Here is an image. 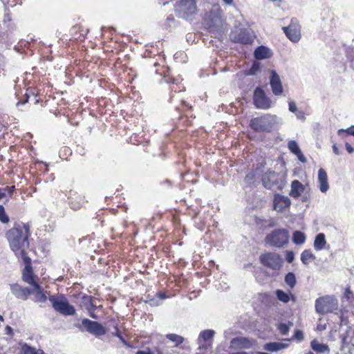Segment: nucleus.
<instances>
[{"instance_id":"9","label":"nucleus","mask_w":354,"mask_h":354,"mask_svg":"<svg viewBox=\"0 0 354 354\" xmlns=\"http://www.w3.org/2000/svg\"><path fill=\"white\" fill-rule=\"evenodd\" d=\"M254 104L255 106L261 109H268L271 106L270 100L266 97L263 90L257 87L254 92Z\"/></svg>"},{"instance_id":"39","label":"nucleus","mask_w":354,"mask_h":354,"mask_svg":"<svg viewBox=\"0 0 354 354\" xmlns=\"http://www.w3.org/2000/svg\"><path fill=\"white\" fill-rule=\"evenodd\" d=\"M286 261L288 263H292L295 259V254L292 251H287L286 255Z\"/></svg>"},{"instance_id":"35","label":"nucleus","mask_w":354,"mask_h":354,"mask_svg":"<svg viewBox=\"0 0 354 354\" xmlns=\"http://www.w3.org/2000/svg\"><path fill=\"white\" fill-rule=\"evenodd\" d=\"M0 221L3 223H7L9 221V218L6 214L4 207L2 205H0Z\"/></svg>"},{"instance_id":"31","label":"nucleus","mask_w":354,"mask_h":354,"mask_svg":"<svg viewBox=\"0 0 354 354\" xmlns=\"http://www.w3.org/2000/svg\"><path fill=\"white\" fill-rule=\"evenodd\" d=\"M292 326L293 324L290 322H289L288 324L280 323L277 326V329L279 330L281 334L286 335L289 332L290 326Z\"/></svg>"},{"instance_id":"27","label":"nucleus","mask_w":354,"mask_h":354,"mask_svg":"<svg viewBox=\"0 0 354 354\" xmlns=\"http://www.w3.org/2000/svg\"><path fill=\"white\" fill-rule=\"evenodd\" d=\"M306 235L301 231H295L292 234V242L296 245H302L306 241Z\"/></svg>"},{"instance_id":"26","label":"nucleus","mask_w":354,"mask_h":354,"mask_svg":"<svg viewBox=\"0 0 354 354\" xmlns=\"http://www.w3.org/2000/svg\"><path fill=\"white\" fill-rule=\"evenodd\" d=\"M41 353H44L42 350H36L35 348L24 344L21 347L19 354H41Z\"/></svg>"},{"instance_id":"21","label":"nucleus","mask_w":354,"mask_h":354,"mask_svg":"<svg viewBox=\"0 0 354 354\" xmlns=\"http://www.w3.org/2000/svg\"><path fill=\"white\" fill-rule=\"evenodd\" d=\"M289 346L287 343L282 342H269L263 346V348L269 352H277L286 348Z\"/></svg>"},{"instance_id":"15","label":"nucleus","mask_w":354,"mask_h":354,"mask_svg":"<svg viewBox=\"0 0 354 354\" xmlns=\"http://www.w3.org/2000/svg\"><path fill=\"white\" fill-rule=\"evenodd\" d=\"M262 183L266 188L272 189L278 184L277 174L273 171L268 170L263 175Z\"/></svg>"},{"instance_id":"51","label":"nucleus","mask_w":354,"mask_h":354,"mask_svg":"<svg viewBox=\"0 0 354 354\" xmlns=\"http://www.w3.org/2000/svg\"><path fill=\"white\" fill-rule=\"evenodd\" d=\"M223 1L228 5H232L233 3V0H223Z\"/></svg>"},{"instance_id":"20","label":"nucleus","mask_w":354,"mask_h":354,"mask_svg":"<svg viewBox=\"0 0 354 354\" xmlns=\"http://www.w3.org/2000/svg\"><path fill=\"white\" fill-rule=\"evenodd\" d=\"M304 186L297 180H295L291 183V191L290 196L293 198H297L304 192Z\"/></svg>"},{"instance_id":"28","label":"nucleus","mask_w":354,"mask_h":354,"mask_svg":"<svg viewBox=\"0 0 354 354\" xmlns=\"http://www.w3.org/2000/svg\"><path fill=\"white\" fill-rule=\"evenodd\" d=\"M315 259V256L310 250H305L301 254V261L305 265H308L310 261H313Z\"/></svg>"},{"instance_id":"33","label":"nucleus","mask_w":354,"mask_h":354,"mask_svg":"<svg viewBox=\"0 0 354 354\" xmlns=\"http://www.w3.org/2000/svg\"><path fill=\"white\" fill-rule=\"evenodd\" d=\"M214 335V331L212 330H205L201 332L199 339L202 338L204 341L211 339Z\"/></svg>"},{"instance_id":"37","label":"nucleus","mask_w":354,"mask_h":354,"mask_svg":"<svg viewBox=\"0 0 354 354\" xmlns=\"http://www.w3.org/2000/svg\"><path fill=\"white\" fill-rule=\"evenodd\" d=\"M255 176H256V174H255L254 171H251V172L248 173L245 176V182L248 183H252L255 178Z\"/></svg>"},{"instance_id":"45","label":"nucleus","mask_w":354,"mask_h":354,"mask_svg":"<svg viewBox=\"0 0 354 354\" xmlns=\"http://www.w3.org/2000/svg\"><path fill=\"white\" fill-rule=\"evenodd\" d=\"M296 116L299 120H304L306 119L305 115L302 111L296 112Z\"/></svg>"},{"instance_id":"46","label":"nucleus","mask_w":354,"mask_h":354,"mask_svg":"<svg viewBox=\"0 0 354 354\" xmlns=\"http://www.w3.org/2000/svg\"><path fill=\"white\" fill-rule=\"evenodd\" d=\"M258 70H259V66H258L257 65H256V64H254V65L252 66L251 69H250V75H254V74H255V72H256L257 71H258Z\"/></svg>"},{"instance_id":"42","label":"nucleus","mask_w":354,"mask_h":354,"mask_svg":"<svg viewBox=\"0 0 354 354\" xmlns=\"http://www.w3.org/2000/svg\"><path fill=\"white\" fill-rule=\"evenodd\" d=\"M294 337L299 341L302 340L304 339L303 333L301 330H296Z\"/></svg>"},{"instance_id":"40","label":"nucleus","mask_w":354,"mask_h":354,"mask_svg":"<svg viewBox=\"0 0 354 354\" xmlns=\"http://www.w3.org/2000/svg\"><path fill=\"white\" fill-rule=\"evenodd\" d=\"M353 296V292H351L350 288H346L344 294V297L347 300L350 299Z\"/></svg>"},{"instance_id":"41","label":"nucleus","mask_w":354,"mask_h":354,"mask_svg":"<svg viewBox=\"0 0 354 354\" xmlns=\"http://www.w3.org/2000/svg\"><path fill=\"white\" fill-rule=\"evenodd\" d=\"M289 111L292 113H296L297 111L296 104L294 102H290L288 104Z\"/></svg>"},{"instance_id":"30","label":"nucleus","mask_w":354,"mask_h":354,"mask_svg":"<svg viewBox=\"0 0 354 354\" xmlns=\"http://www.w3.org/2000/svg\"><path fill=\"white\" fill-rule=\"evenodd\" d=\"M285 282L290 288H293L296 284V278L293 272H288L285 276Z\"/></svg>"},{"instance_id":"7","label":"nucleus","mask_w":354,"mask_h":354,"mask_svg":"<svg viewBox=\"0 0 354 354\" xmlns=\"http://www.w3.org/2000/svg\"><path fill=\"white\" fill-rule=\"evenodd\" d=\"M260 262L264 266L272 270H279L283 263V259L280 254L276 252H266L259 257Z\"/></svg>"},{"instance_id":"13","label":"nucleus","mask_w":354,"mask_h":354,"mask_svg":"<svg viewBox=\"0 0 354 354\" xmlns=\"http://www.w3.org/2000/svg\"><path fill=\"white\" fill-rule=\"evenodd\" d=\"M270 84L272 88V93L275 95H281L283 93V86L279 75L275 71H271L270 77Z\"/></svg>"},{"instance_id":"2","label":"nucleus","mask_w":354,"mask_h":354,"mask_svg":"<svg viewBox=\"0 0 354 354\" xmlns=\"http://www.w3.org/2000/svg\"><path fill=\"white\" fill-rule=\"evenodd\" d=\"M281 124V120L271 114H264L250 121V127L257 132H270Z\"/></svg>"},{"instance_id":"56","label":"nucleus","mask_w":354,"mask_h":354,"mask_svg":"<svg viewBox=\"0 0 354 354\" xmlns=\"http://www.w3.org/2000/svg\"><path fill=\"white\" fill-rule=\"evenodd\" d=\"M160 297L161 298H162V299H163V298H165V295H164L163 294H160Z\"/></svg>"},{"instance_id":"16","label":"nucleus","mask_w":354,"mask_h":354,"mask_svg":"<svg viewBox=\"0 0 354 354\" xmlns=\"http://www.w3.org/2000/svg\"><path fill=\"white\" fill-rule=\"evenodd\" d=\"M290 204L291 201L288 196L279 194L275 195L274 198V209L276 211L281 212L288 207Z\"/></svg>"},{"instance_id":"55","label":"nucleus","mask_w":354,"mask_h":354,"mask_svg":"<svg viewBox=\"0 0 354 354\" xmlns=\"http://www.w3.org/2000/svg\"><path fill=\"white\" fill-rule=\"evenodd\" d=\"M257 354H269V353H266V352H258Z\"/></svg>"},{"instance_id":"19","label":"nucleus","mask_w":354,"mask_h":354,"mask_svg":"<svg viewBox=\"0 0 354 354\" xmlns=\"http://www.w3.org/2000/svg\"><path fill=\"white\" fill-rule=\"evenodd\" d=\"M318 181L319 183V189L322 192L326 193L329 188L328 183V176L326 171L321 168L318 171Z\"/></svg>"},{"instance_id":"8","label":"nucleus","mask_w":354,"mask_h":354,"mask_svg":"<svg viewBox=\"0 0 354 354\" xmlns=\"http://www.w3.org/2000/svg\"><path fill=\"white\" fill-rule=\"evenodd\" d=\"M82 326L88 333L96 337L102 336L106 333L105 328L101 324L88 319H82Z\"/></svg>"},{"instance_id":"14","label":"nucleus","mask_w":354,"mask_h":354,"mask_svg":"<svg viewBox=\"0 0 354 354\" xmlns=\"http://www.w3.org/2000/svg\"><path fill=\"white\" fill-rule=\"evenodd\" d=\"M11 292L18 299L26 300L31 294V290L28 288H24L17 283L10 286Z\"/></svg>"},{"instance_id":"59","label":"nucleus","mask_w":354,"mask_h":354,"mask_svg":"<svg viewBox=\"0 0 354 354\" xmlns=\"http://www.w3.org/2000/svg\"><path fill=\"white\" fill-rule=\"evenodd\" d=\"M41 354H45L44 353H41Z\"/></svg>"},{"instance_id":"34","label":"nucleus","mask_w":354,"mask_h":354,"mask_svg":"<svg viewBox=\"0 0 354 354\" xmlns=\"http://www.w3.org/2000/svg\"><path fill=\"white\" fill-rule=\"evenodd\" d=\"M288 146L290 151L295 154L299 153V151H301L298 144L294 140L290 141L288 144Z\"/></svg>"},{"instance_id":"23","label":"nucleus","mask_w":354,"mask_h":354,"mask_svg":"<svg viewBox=\"0 0 354 354\" xmlns=\"http://www.w3.org/2000/svg\"><path fill=\"white\" fill-rule=\"evenodd\" d=\"M312 349L319 354H329L330 349L328 346L324 344L319 343L317 340L311 342Z\"/></svg>"},{"instance_id":"52","label":"nucleus","mask_w":354,"mask_h":354,"mask_svg":"<svg viewBox=\"0 0 354 354\" xmlns=\"http://www.w3.org/2000/svg\"><path fill=\"white\" fill-rule=\"evenodd\" d=\"M5 193L4 192H2L1 190L0 189V199L3 198L5 196Z\"/></svg>"},{"instance_id":"36","label":"nucleus","mask_w":354,"mask_h":354,"mask_svg":"<svg viewBox=\"0 0 354 354\" xmlns=\"http://www.w3.org/2000/svg\"><path fill=\"white\" fill-rule=\"evenodd\" d=\"M17 256H20L24 260L25 263V268H27L28 266H31V260L30 259L26 256V250H24L23 254H15Z\"/></svg>"},{"instance_id":"3","label":"nucleus","mask_w":354,"mask_h":354,"mask_svg":"<svg viewBox=\"0 0 354 354\" xmlns=\"http://www.w3.org/2000/svg\"><path fill=\"white\" fill-rule=\"evenodd\" d=\"M174 10L178 17L187 19L198 12L196 0H180L176 3Z\"/></svg>"},{"instance_id":"12","label":"nucleus","mask_w":354,"mask_h":354,"mask_svg":"<svg viewBox=\"0 0 354 354\" xmlns=\"http://www.w3.org/2000/svg\"><path fill=\"white\" fill-rule=\"evenodd\" d=\"M232 40L242 44H250L253 41L250 32L246 29H240L238 32L231 35Z\"/></svg>"},{"instance_id":"18","label":"nucleus","mask_w":354,"mask_h":354,"mask_svg":"<svg viewBox=\"0 0 354 354\" xmlns=\"http://www.w3.org/2000/svg\"><path fill=\"white\" fill-rule=\"evenodd\" d=\"M22 279L24 281L30 285H32V286H35V284H38L36 281V279H38V278L33 274L32 266H28L27 268H24Z\"/></svg>"},{"instance_id":"6","label":"nucleus","mask_w":354,"mask_h":354,"mask_svg":"<svg viewBox=\"0 0 354 354\" xmlns=\"http://www.w3.org/2000/svg\"><path fill=\"white\" fill-rule=\"evenodd\" d=\"M54 310L64 315H73L75 313V308L69 304L67 299L63 297H56L55 296H50L49 297Z\"/></svg>"},{"instance_id":"29","label":"nucleus","mask_w":354,"mask_h":354,"mask_svg":"<svg viewBox=\"0 0 354 354\" xmlns=\"http://www.w3.org/2000/svg\"><path fill=\"white\" fill-rule=\"evenodd\" d=\"M276 296L277 298L282 301L283 303H288L290 301V295L288 293L285 292L284 291L281 290H276Z\"/></svg>"},{"instance_id":"47","label":"nucleus","mask_w":354,"mask_h":354,"mask_svg":"<svg viewBox=\"0 0 354 354\" xmlns=\"http://www.w3.org/2000/svg\"><path fill=\"white\" fill-rule=\"evenodd\" d=\"M136 354H153L150 349L147 348L145 351H138Z\"/></svg>"},{"instance_id":"53","label":"nucleus","mask_w":354,"mask_h":354,"mask_svg":"<svg viewBox=\"0 0 354 354\" xmlns=\"http://www.w3.org/2000/svg\"><path fill=\"white\" fill-rule=\"evenodd\" d=\"M26 102H27V100H25V101H24V102H17V105H19V104H25Z\"/></svg>"},{"instance_id":"57","label":"nucleus","mask_w":354,"mask_h":354,"mask_svg":"<svg viewBox=\"0 0 354 354\" xmlns=\"http://www.w3.org/2000/svg\"><path fill=\"white\" fill-rule=\"evenodd\" d=\"M0 321H3V318L2 315H0Z\"/></svg>"},{"instance_id":"10","label":"nucleus","mask_w":354,"mask_h":354,"mask_svg":"<svg viewBox=\"0 0 354 354\" xmlns=\"http://www.w3.org/2000/svg\"><path fill=\"white\" fill-rule=\"evenodd\" d=\"M283 32L287 37L292 42H297L301 38L300 26L296 19H292L290 24L283 27Z\"/></svg>"},{"instance_id":"32","label":"nucleus","mask_w":354,"mask_h":354,"mask_svg":"<svg viewBox=\"0 0 354 354\" xmlns=\"http://www.w3.org/2000/svg\"><path fill=\"white\" fill-rule=\"evenodd\" d=\"M166 337L170 341L175 342L176 346L182 344L184 341V338L182 336L174 333L167 335Z\"/></svg>"},{"instance_id":"24","label":"nucleus","mask_w":354,"mask_h":354,"mask_svg":"<svg viewBox=\"0 0 354 354\" xmlns=\"http://www.w3.org/2000/svg\"><path fill=\"white\" fill-rule=\"evenodd\" d=\"M326 244V237L324 233H319L314 241V248L317 251L323 250Z\"/></svg>"},{"instance_id":"11","label":"nucleus","mask_w":354,"mask_h":354,"mask_svg":"<svg viewBox=\"0 0 354 354\" xmlns=\"http://www.w3.org/2000/svg\"><path fill=\"white\" fill-rule=\"evenodd\" d=\"M254 341L245 337H236L230 341V348L234 350L248 349L253 346Z\"/></svg>"},{"instance_id":"50","label":"nucleus","mask_w":354,"mask_h":354,"mask_svg":"<svg viewBox=\"0 0 354 354\" xmlns=\"http://www.w3.org/2000/svg\"><path fill=\"white\" fill-rule=\"evenodd\" d=\"M7 189L10 194H12L13 190L15 189V186L8 187Z\"/></svg>"},{"instance_id":"17","label":"nucleus","mask_w":354,"mask_h":354,"mask_svg":"<svg viewBox=\"0 0 354 354\" xmlns=\"http://www.w3.org/2000/svg\"><path fill=\"white\" fill-rule=\"evenodd\" d=\"M222 24V20L218 12V8L214 9L207 19V25L209 28H219Z\"/></svg>"},{"instance_id":"5","label":"nucleus","mask_w":354,"mask_h":354,"mask_svg":"<svg viewBox=\"0 0 354 354\" xmlns=\"http://www.w3.org/2000/svg\"><path fill=\"white\" fill-rule=\"evenodd\" d=\"M315 310L319 314H326L337 309V301L332 296L319 297L315 301Z\"/></svg>"},{"instance_id":"49","label":"nucleus","mask_w":354,"mask_h":354,"mask_svg":"<svg viewBox=\"0 0 354 354\" xmlns=\"http://www.w3.org/2000/svg\"><path fill=\"white\" fill-rule=\"evenodd\" d=\"M6 330L7 334H12V328L10 326H7L6 328Z\"/></svg>"},{"instance_id":"44","label":"nucleus","mask_w":354,"mask_h":354,"mask_svg":"<svg viewBox=\"0 0 354 354\" xmlns=\"http://www.w3.org/2000/svg\"><path fill=\"white\" fill-rule=\"evenodd\" d=\"M345 147L349 153H353L354 152V148L348 142L345 144Z\"/></svg>"},{"instance_id":"25","label":"nucleus","mask_w":354,"mask_h":354,"mask_svg":"<svg viewBox=\"0 0 354 354\" xmlns=\"http://www.w3.org/2000/svg\"><path fill=\"white\" fill-rule=\"evenodd\" d=\"M270 56V50L265 46H259L254 50V57L257 59H263L268 58Z\"/></svg>"},{"instance_id":"58","label":"nucleus","mask_w":354,"mask_h":354,"mask_svg":"<svg viewBox=\"0 0 354 354\" xmlns=\"http://www.w3.org/2000/svg\"><path fill=\"white\" fill-rule=\"evenodd\" d=\"M158 354H162V352L158 351Z\"/></svg>"},{"instance_id":"43","label":"nucleus","mask_w":354,"mask_h":354,"mask_svg":"<svg viewBox=\"0 0 354 354\" xmlns=\"http://www.w3.org/2000/svg\"><path fill=\"white\" fill-rule=\"evenodd\" d=\"M298 159L301 162H306L307 160L306 158H305V156H304V154L302 153L301 151H299V153H297L295 154Z\"/></svg>"},{"instance_id":"22","label":"nucleus","mask_w":354,"mask_h":354,"mask_svg":"<svg viewBox=\"0 0 354 354\" xmlns=\"http://www.w3.org/2000/svg\"><path fill=\"white\" fill-rule=\"evenodd\" d=\"M31 292V294L34 295V301L35 302L44 303L46 301L47 297L39 284H35Z\"/></svg>"},{"instance_id":"48","label":"nucleus","mask_w":354,"mask_h":354,"mask_svg":"<svg viewBox=\"0 0 354 354\" xmlns=\"http://www.w3.org/2000/svg\"><path fill=\"white\" fill-rule=\"evenodd\" d=\"M333 151L336 155L340 154V151L336 145H333Z\"/></svg>"},{"instance_id":"54","label":"nucleus","mask_w":354,"mask_h":354,"mask_svg":"<svg viewBox=\"0 0 354 354\" xmlns=\"http://www.w3.org/2000/svg\"><path fill=\"white\" fill-rule=\"evenodd\" d=\"M351 67L353 68L354 70V59L351 61Z\"/></svg>"},{"instance_id":"1","label":"nucleus","mask_w":354,"mask_h":354,"mask_svg":"<svg viewBox=\"0 0 354 354\" xmlns=\"http://www.w3.org/2000/svg\"><path fill=\"white\" fill-rule=\"evenodd\" d=\"M29 227L24 225V227H13L8 231L7 239L11 250L15 254H23L24 250L28 248Z\"/></svg>"},{"instance_id":"38","label":"nucleus","mask_w":354,"mask_h":354,"mask_svg":"<svg viewBox=\"0 0 354 354\" xmlns=\"http://www.w3.org/2000/svg\"><path fill=\"white\" fill-rule=\"evenodd\" d=\"M346 132L349 135H352L354 136V125L348 128L347 129L344 130V129H339L337 131V133L338 135H340L342 132Z\"/></svg>"},{"instance_id":"4","label":"nucleus","mask_w":354,"mask_h":354,"mask_svg":"<svg viewBox=\"0 0 354 354\" xmlns=\"http://www.w3.org/2000/svg\"><path fill=\"white\" fill-rule=\"evenodd\" d=\"M289 236L287 230L276 229L266 236L265 241L272 247L281 248L288 244Z\"/></svg>"}]
</instances>
